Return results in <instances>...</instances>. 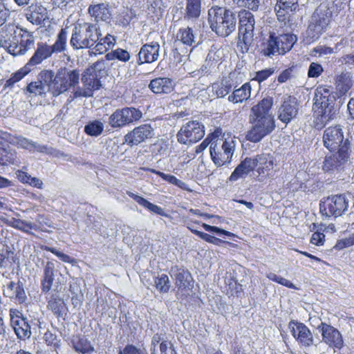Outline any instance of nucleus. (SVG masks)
Returning a JSON list of instances; mask_svg holds the SVG:
<instances>
[{"mask_svg": "<svg viewBox=\"0 0 354 354\" xmlns=\"http://www.w3.org/2000/svg\"><path fill=\"white\" fill-rule=\"evenodd\" d=\"M272 104V98L266 97L252 106L250 118L252 127L246 135L248 140L259 142L274 130L276 125L274 117L269 114Z\"/></svg>", "mask_w": 354, "mask_h": 354, "instance_id": "obj_1", "label": "nucleus"}, {"mask_svg": "<svg viewBox=\"0 0 354 354\" xmlns=\"http://www.w3.org/2000/svg\"><path fill=\"white\" fill-rule=\"evenodd\" d=\"M274 165L276 159L270 153H262L253 158H245L232 173L230 180H236L255 169L258 180L262 182L272 176Z\"/></svg>", "mask_w": 354, "mask_h": 354, "instance_id": "obj_2", "label": "nucleus"}, {"mask_svg": "<svg viewBox=\"0 0 354 354\" xmlns=\"http://www.w3.org/2000/svg\"><path fill=\"white\" fill-rule=\"evenodd\" d=\"M40 79L48 86V92L57 97L79 84L80 74L77 69L59 68L56 74L52 70H42Z\"/></svg>", "mask_w": 354, "mask_h": 354, "instance_id": "obj_3", "label": "nucleus"}, {"mask_svg": "<svg viewBox=\"0 0 354 354\" xmlns=\"http://www.w3.org/2000/svg\"><path fill=\"white\" fill-rule=\"evenodd\" d=\"M66 47L67 31L65 28H62L53 45H49L46 41H39L37 43L32 55L25 66L30 71H32L44 60L50 58L54 53L58 54L64 52L66 50Z\"/></svg>", "mask_w": 354, "mask_h": 354, "instance_id": "obj_4", "label": "nucleus"}, {"mask_svg": "<svg viewBox=\"0 0 354 354\" xmlns=\"http://www.w3.org/2000/svg\"><path fill=\"white\" fill-rule=\"evenodd\" d=\"M297 40V36L292 33L277 34L270 31L268 37H263L261 40V53L269 57L284 55L292 48Z\"/></svg>", "mask_w": 354, "mask_h": 354, "instance_id": "obj_5", "label": "nucleus"}, {"mask_svg": "<svg viewBox=\"0 0 354 354\" xmlns=\"http://www.w3.org/2000/svg\"><path fill=\"white\" fill-rule=\"evenodd\" d=\"M101 36L100 30L95 24L87 22L77 24L73 29L70 44L75 50L89 48Z\"/></svg>", "mask_w": 354, "mask_h": 354, "instance_id": "obj_6", "label": "nucleus"}, {"mask_svg": "<svg viewBox=\"0 0 354 354\" xmlns=\"http://www.w3.org/2000/svg\"><path fill=\"white\" fill-rule=\"evenodd\" d=\"M102 63L95 62L86 68L82 74V82L84 88H78L73 93L74 97H92L93 91H97L102 86L101 78L102 77Z\"/></svg>", "mask_w": 354, "mask_h": 354, "instance_id": "obj_7", "label": "nucleus"}, {"mask_svg": "<svg viewBox=\"0 0 354 354\" xmlns=\"http://www.w3.org/2000/svg\"><path fill=\"white\" fill-rule=\"evenodd\" d=\"M239 32L236 46L242 53H247L253 40L255 19L249 10H242L239 12Z\"/></svg>", "mask_w": 354, "mask_h": 354, "instance_id": "obj_8", "label": "nucleus"}, {"mask_svg": "<svg viewBox=\"0 0 354 354\" xmlns=\"http://www.w3.org/2000/svg\"><path fill=\"white\" fill-rule=\"evenodd\" d=\"M332 19V12L328 10L316 9L306 30V39L308 42L317 41L326 30Z\"/></svg>", "mask_w": 354, "mask_h": 354, "instance_id": "obj_9", "label": "nucleus"}, {"mask_svg": "<svg viewBox=\"0 0 354 354\" xmlns=\"http://www.w3.org/2000/svg\"><path fill=\"white\" fill-rule=\"evenodd\" d=\"M348 200L344 194H335L324 198L319 203L321 214L325 217L337 218L348 209Z\"/></svg>", "mask_w": 354, "mask_h": 354, "instance_id": "obj_10", "label": "nucleus"}, {"mask_svg": "<svg viewBox=\"0 0 354 354\" xmlns=\"http://www.w3.org/2000/svg\"><path fill=\"white\" fill-rule=\"evenodd\" d=\"M142 113L135 107L117 109L109 118V124L113 129H121L138 121Z\"/></svg>", "mask_w": 354, "mask_h": 354, "instance_id": "obj_11", "label": "nucleus"}, {"mask_svg": "<svg viewBox=\"0 0 354 354\" xmlns=\"http://www.w3.org/2000/svg\"><path fill=\"white\" fill-rule=\"evenodd\" d=\"M205 136L204 125L197 120L184 124L176 134L177 141L182 145L196 143Z\"/></svg>", "mask_w": 354, "mask_h": 354, "instance_id": "obj_12", "label": "nucleus"}, {"mask_svg": "<svg viewBox=\"0 0 354 354\" xmlns=\"http://www.w3.org/2000/svg\"><path fill=\"white\" fill-rule=\"evenodd\" d=\"M35 45V38L30 32L21 29L19 34L12 37L7 46L9 53L14 56L25 55Z\"/></svg>", "mask_w": 354, "mask_h": 354, "instance_id": "obj_13", "label": "nucleus"}, {"mask_svg": "<svg viewBox=\"0 0 354 354\" xmlns=\"http://www.w3.org/2000/svg\"><path fill=\"white\" fill-rule=\"evenodd\" d=\"M154 136V129L151 124L145 123L134 127L124 135L123 144L129 147L138 146Z\"/></svg>", "mask_w": 354, "mask_h": 354, "instance_id": "obj_14", "label": "nucleus"}, {"mask_svg": "<svg viewBox=\"0 0 354 354\" xmlns=\"http://www.w3.org/2000/svg\"><path fill=\"white\" fill-rule=\"evenodd\" d=\"M317 329L321 333L322 342L334 351H340L344 347V341L337 328L325 322H321Z\"/></svg>", "mask_w": 354, "mask_h": 354, "instance_id": "obj_15", "label": "nucleus"}, {"mask_svg": "<svg viewBox=\"0 0 354 354\" xmlns=\"http://www.w3.org/2000/svg\"><path fill=\"white\" fill-rule=\"evenodd\" d=\"M171 271L174 273L177 294L187 297L194 288V281L192 274L185 268L177 266L171 267Z\"/></svg>", "mask_w": 354, "mask_h": 354, "instance_id": "obj_16", "label": "nucleus"}, {"mask_svg": "<svg viewBox=\"0 0 354 354\" xmlns=\"http://www.w3.org/2000/svg\"><path fill=\"white\" fill-rule=\"evenodd\" d=\"M350 146L346 141L344 145L339 148L336 153L326 156L322 165V169L326 172L338 170L348 160Z\"/></svg>", "mask_w": 354, "mask_h": 354, "instance_id": "obj_17", "label": "nucleus"}, {"mask_svg": "<svg viewBox=\"0 0 354 354\" xmlns=\"http://www.w3.org/2000/svg\"><path fill=\"white\" fill-rule=\"evenodd\" d=\"M288 328L291 335L299 345L304 347H310L313 344L314 338L312 332L304 323L291 320L288 323Z\"/></svg>", "mask_w": 354, "mask_h": 354, "instance_id": "obj_18", "label": "nucleus"}, {"mask_svg": "<svg viewBox=\"0 0 354 354\" xmlns=\"http://www.w3.org/2000/svg\"><path fill=\"white\" fill-rule=\"evenodd\" d=\"M10 324L18 339L25 340L31 335L30 326L21 312L15 308L9 310Z\"/></svg>", "mask_w": 354, "mask_h": 354, "instance_id": "obj_19", "label": "nucleus"}, {"mask_svg": "<svg viewBox=\"0 0 354 354\" xmlns=\"http://www.w3.org/2000/svg\"><path fill=\"white\" fill-rule=\"evenodd\" d=\"M46 309L58 321H66L68 315V308L64 299L57 294L46 297Z\"/></svg>", "mask_w": 354, "mask_h": 354, "instance_id": "obj_20", "label": "nucleus"}, {"mask_svg": "<svg viewBox=\"0 0 354 354\" xmlns=\"http://www.w3.org/2000/svg\"><path fill=\"white\" fill-rule=\"evenodd\" d=\"M299 103L296 97L288 95L283 101L278 111V119L285 123H289L295 118L299 111Z\"/></svg>", "mask_w": 354, "mask_h": 354, "instance_id": "obj_21", "label": "nucleus"}, {"mask_svg": "<svg viewBox=\"0 0 354 354\" xmlns=\"http://www.w3.org/2000/svg\"><path fill=\"white\" fill-rule=\"evenodd\" d=\"M221 133V129L217 128L214 132L208 134L206 138L196 149V153H201L210 145L209 150L212 160L218 167L221 166V157L217 144L214 143V141L217 140Z\"/></svg>", "mask_w": 354, "mask_h": 354, "instance_id": "obj_22", "label": "nucleus"}, {"mask_svg": "<svg viewBox=\"0 0 354 354\" xmlns=\"http://www.w3.org/2000/svg\"><path fill=\"white\" fill-rule=\"evenodd\" d=\"M344 140V133L339 125L326 128L323 135V142L326 148L333 151L340 148Z\"/></svg>", "mask_w": 354, "mask_h": 354, "instance_id": "obj_23", "label": "nucleus"}, {"mask_svg": "<svg viewBox=\"0 0 354 354\" xmlns=\"http://www.w3.org/2000/svg\"><path fill=\"white\" fill-rule=\"evenodd\" d=\"M335 97L333 93L326 86H319L315 91V102L313 107L335 111Z\"/></svg>", "mask_w": 354, "mask_h": 354, "instance_id": "obj_24", "label": "nucleus"}, {"mask_svg": "<svg viewBox=\"0 0 354 354\" xmlns=\"http://www.w3.org/2000/svg\"><path fill=\"white\" fill-rule=\"evenodd\" d=\"M160 44L157 41H151L142 46L137 55V64H151L159 57Z\"/></svg>", "mask_w": 354, "mask_h": 354, "instance_id": "obj_25", "label": "nucleus"}, {"mask_svg": "<svg viewBox=\"0 0 354 354\" xmlns=\"http://www.w3.org/2000/svg\"><path fill=\"white\" fill-rule=\"evenodd\" d=\"M26 17L32 24L41 25L48 19V12L41 3H32L26 9Z\"/></svg>", "mask_w": 354, "mask_h": 354, "instance_id": "obj_26", "label": "nucleus"}, {"mask_svg": "<svg viewBox=\"0 0 354 354\" xmlns=\"http://www.w3.org/2000/svg\"><path fill=\"white\" fill-rule=\"evenodd\" d=\"M175 84L169 77H156L151 80L149 88L156 94H169L174 90Z\"/></svg>", "mask_w": 354, "mask_h": 354, "instance_id": "obj_27", "label": "nucleus"}, {"mask_svg": "<svg viewBox=\"0 0 354 354\" xmlns=\"http://www.w3.org/2000/svg\"><path fill=\"white\" fill-rule=\"evenodd\" d=\"M3 223L9 227L28 234H32L30 232L31 230H35L36 232L41 231L43 227L41 223H33L14 217L4 220Z\"/></svg>", "mask_w": 354, "mask_h": 354, "instance_id": "obj_28", "label": "nucleus"}, {"mask_svg": "<svg viewBox=\"0 0 354 354\" xmlns=\"http://www.w3.org/2000/svg\"><path fill=\"white\" fill-rule=\"evenodd\" d=\"M313 127L317 130L322 129L330 122L335 114V111L323 109L322 108L313 107Z\"/></svg>", "mask_w": 354, "mask_h": 354, "instance_id": "obj_29", "label": "nucleus"}, {"mask_svg": "<svg viewBox=\"0 0 354 354\" xmlns=\"http://www.w3.org/2000/svg\"><path fill=\"white\" fill-rule=\"evenodd\" d=\"M71 346L79 354H91L95 351L94 346L83 335H73L71 339Z\"/></svg>", "mask_w": 354, "mask_h": 354, "instance_id": "obj_30", "label": "nucleus"}, {"mask_svg": "<svg viewBox=\"0 0 354 354\" xmlns=\"http://www.w3.org/2000/svg\"><path fill=\"white\" fill-rule=\"evenodd\" d=\"M88 12L97 22H109L111 19V13L109 6L104 3L90 5L88 8Z\"/></svg>", "mask_w": 354, "mask_h": 354, "instance_id": "obj_31", "label": "nucleus"}, {"mask_svg": "<svg viewBox=\"0 0 354 354\" xmlns=\"http://www.w3.org/2000/svg\"><path fill=\"white\" fill-rule=\"evenodd\" d=\"M225 283L226 288V294L230 296H238L243 292V286L238 282L235 270L231 268L229 271H227L225 278Z\"/></svg>", "mask_w": 354, "mask_h": 354, "instance_id": "obj_32", "label": "nucleus"}, {"mask_svg": "<svg viewBox=\"0 0 354 354\" xmlns=\"http://www.w3.org/2000/svg\"><path fill=\"white\" fill-rule=\"evenodd\" d=\"M55 277V265L52 261H47L44 268L41 280V290L43 293L48 292L53 286Z\"/></svg>", "mask_w": 354, "mask_h": 354, "instance_id": "obj_33", "label": "nucleus"}, {"mask_svg": "<svg viewBox=\"0 0 354 354\" xmlns=\"http://www.w3.org/2000/svg\"><path fill=\"white\" fill-rule=\"evenodd\" d=\"M141 169L144 171L156 174L157 176H160L162 180L167 181L169 184L174 185L180 188L183 190L191 191V189L188 187V185L185 182L179 180L175 176L167 174L164 172L149 167H141Z\"/></svg>", "mask_w": 354, "mask_h": 354, "instance_id": "obj_34", "label": "nucleus"}, {"mask_svg": "<svg viewBox=\"0 0 354 354\" xmlns=\"http://www.w3.org/2000/svg\"><path fill=\"white\" fill-rule=\"evenodd\" d=\"M175 44H183L185 47H191L195 43L194 30L190 27L180 28L178 30L174 41Z\"/></svg>", "mask_w": 354, "mask_h": 354, "instance_id": "obj_35", "label": "nucleus"}, {"mask_svg": "<svg viewBox=\"0 0 354 354\" xmlns=\"http://www.w3.org/2000/svg\"><path fill=\"white\" fill-rule=\"evenodd\" d=\"M251 95V85L250 82L243 84L239 88L234 89L228 95V100L234 104L241 103L250 98Z\"/></svg>", "mask_w": 354, "mask_h": 354, "instance_id": "obj_36", "label": "nucleus"}, {"mask_svg": "<svg viewBox=\"0 0 354 354\" xmlns=\"http://www.w3.org/2000/svg\"><path fill=\"white\" fill-rule=\"evenodd\" d=\"M201 0H186L184 19L195 20L199 18L201 13Z\"/></svg>", "mask_w": 354, "mask_h": 354, "instance_id": "obj_37", "label": "nucleus"}, {"mask_svg": "<svg viewBox=\"0 0 354 354\" xmlns=\"http://www.w3.org/2000/svg\"><path fill=\"white\" fill-rule=\"evenodd\" d=\"M127 194L136 202H137L139 205L145 207L149 211L160 216H167V214L164 212L163 209L160 207L149 202L142 196H138V194H136L130 191H127Z\"/></svg>", "mask_w": 354, "mask_h": 354, "instance_id": "obj_38", "label": "nucleus"}, {"mask_svg": "<svg viewBox=\"0 0 354 354\" xmlns=\"http://www.w3.org/2000/svg\"><path fill=\"white\" fill-rule=\"evenodd\" d=\"M115 44V37L111 34H107L104 37H99V39L95 44L93 50L95 54L102 55L112 48Z\"/></svg>", "mask_w": 354, "mask_h": 354, "instance_id": "obj_39", "label": "nucleus"}, {"mask_svg": "<svg viewBox=\"0 0 354 354\" xmlns=\"http://www.w3.org/2000/svg\"><path fill=\"white\" fill-rule=\"evenodd\" d=\"M208 22L212 30L220 35L221 24V9L220 7L213 6L208 10Z\"/></svg>", "mask_w": 354, "mask_h": 354, "instance_id": "obj_40", "label": "nucleus"}, {"mask_svg": "<svg viewBox=\"0 0 354 354\" xmlns=\"http://www.w3.org/2000/svg\"><path fill=\"white\" fill-rule=\"evenodd\" d=\"M236 14L230 10H225L223 16V36L227 37L236 28Z\"/></svg>", "mask_w": 354, "mask_h": 354, "instance_id": "obj_41", "label": "nucleus"}, {"mask_svg": "<svg viewBox=\"0 0 354 354\" xmlns=\"http://www.w3.org/2000/svg\"><path fill=\"white\" fill-rule=\"evenodd\" d=\"M297 9V8H293L291 7H288V6H283L281 3H279L277 1L274 7L277 19L280 22L283 23L284 25L290 24V22L292 21V15Z\"/></svg>", "mask_w": 354, "mask_h": 354, "instance_id": "obj_42", "label": "nucleus"}, {"mask_svg": "<svg viewBox=\"0 0 354 354\" xmlns=\"http://www.w3.org/2000/svg\"><path fill=\"white\" fill-rule=\"evenodd\" d=\"M31 71L25 65L17 70L16 72L11 74L9 79H8L3 86V90L12 89L16 83L21 81L25 76L29 74Z\"/></svg>", "mask_w": 354, "mask_h": 354, "instance_id": "obj_43", "label": "nucleus"}, {"mask_svg": "<svg viewBox=\"0 0 354 354\" xmlns=\"http://www.w3.org/2000/svg\"><path fill=\"white\" fill-rule=\"evenodd\" d=\"M153 286L160 294L168 293L171 288L169 278L166 274H158L153 278Z\"/></svg>", "mask_w": 354, "mask_h": 354, "instance_id": "obj_44", "label": "nucleus"}, {"mask_svg": "<svg viewBox=\"0 0 354 354\" xmlns=\"http://www.w3.org/2000/svg\"><path fill=\"white\" fill-rule=\"evenodd\" d=\"M18 145L20 147L28 150L30 152L48 153L49 148L46 145H38L27 138H23L18 140Z\"/></svg>", "mask_w": 354, "mask_h": 354, "instance_id": "obj_45", "label": "nucleus"}, {"mask_svg": "<svg viewBox=\"0 0 354 354\" xmlns=\"http://www.w3.org/2000/svg\"><path fill=\"white\" fill-rule=\"evenodd\" d=\"M104 130L103 123L98 120H95L89 122L84 127V132L86 135L90 136L97 137L102 134Z\"/></svg>", "mask_w": 354, "mask_h": 354, "instance_id": "obj_46", "label": "nucleus"}, {"mask_svg": "<svg viewBox=\"0 0 354 354\" xmlns=\"http://www.w3.org/2000/svg\"><path fill=\"white\" fill-rule=\"evenodd\" d=\"M41 248L47 252H50L54 255H55L57 257H58L62 261L67 263H70L72 266H74L77 264V261L75 259L70 257L69 255L64 254L59 250H57L55 248H52L47 245H42Z\"/></svg>", "mask_w": 354, "mask_h": 354, "instance_id": "obj_47", "label": "nucleus"}, {"mask_svg": "<svg viewBox=\"0 0 354 354\" xmlns=\"http://www.w3.org/2000/svg\"><path fill=\"white\" fill-rule=\"evenodd\" d=\"M38 77H39L38 76ZM44 80L39 78V81L31 82L28 84L26 86V91L30 94H33L35 96L43 95L45 94V86Z\"/></svg>", "mask_w": 354, "mask_h": 354, "instance_id": "obj_48", "label": "nucleus"}, {"mask_svg": "<svg viewBox=\"0 0 354 354\" xmlns=\"http://www.w3.org/2000/svg\"><path fill=\"white\" fill-rule=\"evenodd\" d=\"M107 59H118L122 62H127L131 58L130 53L125 49L118 48L106 54Z\"/></svg>", "mask_w": 354, "mask_h": 354, "instance_id": "obj_49", "label": "nucleus"}, {"mask_svg": "<svg viewBox=\"0 0 354 354\" xmlns=\"http://www.w3.org/2000/svg\"><path fill=\"white\" fill-rule=\"evenodd\" d=\"M151 354H178L174 344L167 339H162L158 346V348Z\"/></svg>", "mask_w": 354, "mask_h": 354, "instance_id": "obj_50", "label": "nucleus"}, {"mask_svg": "<svg viewBox=\"0 0 354 354\" xmlns=\"http://www.w3.org/2000/svg\"><path fill=\"white\" fill-rule=\"evenodd\" d=\"M43 339L46 344L54 350L57 351L60 348L61 340L58 339L57 335L52 331L48 330L44 334Z\"/></svg>", "mask_w": 354, "mask_h": 354, "instance_id": "obj_51", "label": "nucleus"}, {"mask_svg": "<svg viewBox=\"0 0 354 354\" xmlns=\"http://www.w3.org/2000/svg\"><path fill=\"white\" fill-rule=\"evenodd\" d=\"M189 230H190L194 234L198 236L201 239L205 241L206 242L214 243L215 245H220L221 243V240L218 238H216L214 236H212L209 234L198 231L196 229L191 227L190 226H187Z\"/></svg>", "mask_w": 354, "mask_h": 354, "instance_id": "obj_52", "label": "nucleus"}, {"mask_svg": "<svg viewBox=\"0 0 354 354\" xmlns=\"http://www.w3.org/2000/svg\"><path fill=\"white\" fill-rule=\"evenodd\" d=\"M274 73V68H268L261 71H258L255 72L254 77H252V80L256 81L259 83H261L262 82L268 80L271 75H272Z\"/></svg>", "mask_w": 354, "mask_h": 354, "instance_id": "obj_53", "label": "nucleus"}, {"mask_svg": "<svg viewBox=\"0 0 354 354\" xmlns=\"http://www.w3.org/2000/svg\"><path fill=\"white\" fill-rule=\"evenodd\" d=\"M267 277L270 280H271L274 282H276L279 284H281L285 287H287L289 288H295V285L290 281H289L282 277L278 276L274 273L270 272V273L268 274Z\"/></svg>", "mask_w": 354, "mask_h": 354, "instance_id": "obj_54", "label": "nucleus"}, {"mask_svg": "<svg viewBox=\"0 0 354 354\" xmlns=\"http://www.w3.org/2000/svg\"><path fill=\"white\" fill-rule=\"evenodd\" d=\"M323 72L324 68L320 64L312 62L308 68V76L311 78L318 77Z\"/></svg>", "mask_w": 354, "mask_h": 354, "instance_id": "obj_55", "label": "nucleus"}, {"mask_svg": "<svg viewBox=\"0 0 354 354\" xmlns=\"http://www.w3.org/2000/svg\"><path fill=\"white\" fill-rule=\"evenodd\" d=\"M237 4L239 7L246 8L249 10L256 11L259 8V0H238Z\"/></svg>", "mask_w": 354, "mask_h": 354, "instance_id": "obj_56", "label": "nucleus"}, {"mask_svg": "<svg viewBox=\"0 0 354 354\" xmlns=\"http://www.w3.org/2000/svg\"><path fill=\"white\" fill-rule=\"evenodd\" d=\"M325 241V234L323 232L317 231L312 234L310 242L315 245L322 246Z\"/></svg>", "mask_w": 354, "mask_h": 354, "instance_id": "obj_57", "label": "nucleus"}, {"mask_svg": "<svg viewBox=\"0 0 354 354\" xmlns=\"http://www.w3.org/2000/svg\"><path fill=\"white\" fill-rule=\"evenodd\" d=\"M13 296L15 297L19 304H24L26 301L27 297L21 283H18L17 289L13 292Z\"/></svg>", "mask_w": 354, "mask_h": 354, "instance_id": "obj_58", "label": "nucleus"}, {"mask_svg": "<svg viewBox=\"0 0 354 354\" xmlns=\"http://www.w3.org/2000/svg\"><path fill=\"white\" fill-rule=\"evenodd\" d=\"M223 149L224 151V153L227 156L226 161H230L233 156L234 151V142H223Z\"/></svg>", "mask_w": 354, "mask_h": 354, "instance_id": "obj_59", "label": "nucleus"}, {"mask_svg": "<svg viewBox=\"0 0 354 354\" xmlns=\"http://www.w3.org/2000/svg\"><path fill=\"white\" fill-rule=\"evenodd\" d=\"M118 354H145V353L133 344H127Z\"/></svg>", "mask_w": 354, "mask_h": 354, "instance_id": "obj_60", "label": "nucleus"}, {"mask_svg": "<svg viewBox=\"0 0 354 354\" xmlns=\"http://www.w3.org/2000/svg\"><path fill=\"white\" fill-rule=\"evenodd\" d=\"M10 10L6 7L3 3L0 2V26H3L7 18L10 16Z\"/></svg>", "mask_w": 354, "mask_h": 354, "instance_id": "obj_61", "label": "nucleus"}, {"mask_svg": "<svg viewBox=\"0 0 354 354\" xmlns=\"http://www.w3.org/2000/svg\"><path fill=\"white\" fill-rule=\"evenodd\" d=\"M16 176L19 182L23 184H28L30 181L31 176L27 172L22 170H17L16 171Z\"/></svg>", "mask_w": 354, "mask_h": 354, "instance_id": "obj_62", "label": "nucleus"}, {"mask_svg": "<svg viewBox=\"0 0 354 354\" xmlns=\"http://www.w3.org/2000/svg\"><path fill=\"white\" fill-rule=\"evenodd\" d=\"M292 68H288L283 70L278 76L277 80L279 83L286 82L288 80H289L291 77L292 74Z\"/></svg>", "mask_w": 354, "mask_h": 354, "instance_id": "obj_63", "label": "nucleus"}, {"mask_svg": "<svg viewBox=\"0 0 354 354\" xmlns=\"http://www.w3.org/2000/svg\"><path fill=\"white\" fill-rule=\"evenodd\" d=\"M162 341V340L161 335L158 334V333L155 334L152 337V339H151V346H150V353L158 349V346H159L158 344H160V343Z\"/></svg>", "mask_w": 354, "mask_h": 354, "instance_id": "obj_64", "label": "nucleus"}]
</instances>
